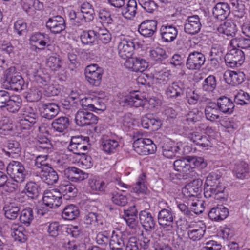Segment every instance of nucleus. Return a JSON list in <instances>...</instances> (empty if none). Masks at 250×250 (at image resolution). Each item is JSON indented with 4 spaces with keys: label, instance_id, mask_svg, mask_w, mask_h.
Segmentation results:
<instances>
[{
    "label": "nucleus",
    "instance_id": "obj_1",
    "mask_svg": "<svg viewBox=\"0 0 250 250\" xmlns=\"http://www.w3.org/2000/svg\"><path fill=\"white\" fill-rule=\"evenodd\" d=\"M204 196L206 198L214 197V198H224L220 194H222L225 187L220 183V176L218 174L211 172L207 176L204 185Z\"/></svg>",
    "mask_w": 250,
    "mask_h": 250
},
{
    "label": "nucleus",
    "instance_id": "obj_2",
    "mask_svg": "<svg viewBox=\"0 0 250 250\" xmlns=\"http://www.w3.org/2000/svg\"><path fill=\"white\" fill-rule=\"evenodd\" d=\"M4 78L3 86L6 89L15 91H21L23 89L24 81L15 67H10L6 70Z\"/></svg>",
    "mask_w": 250,
    "mask_h": 250
},
{
    "label": "nucleus",
    "instance_id": "obj_3",
    "mask_svg": "<svg viewBox=\"0 0 250 250\" xmlns=\"http://www.w3.org/2000/svg\"><path fill=\"white\" fill-rule=\"evenodd\" d=\"M21 105V100L19 96H11L7 91L0 90V109L15 113L19 111Z\"/></svg>",
    "mask_w": 250,
    "mask_h": 250
},
{
    "label": "nucleus",
    "instance_id": "obj_4",
    "mask_svg": "<svg viewBox=\"0 0 250 250\" xmlns=\"http://www.w3.org/2000/svg\"><path fill=\"white\" fill-rule=\"evenodd\" d=\"M28 72L33 81L40 87L47 86L50 82V75L46 72L45 69L41 68L40 64L37 62H33Z\"/></svg>",
    "mask_w": 250,
    "mask_h": 250
},
{
    "label": "nucleus",
    "instance_id": "obj_5",
    "mask_svg": "<svg viewBox=\"0 0 250 250\" xmlns=\"http://www.w3.org/2000/svg\"><path fill=\"white\" fill-rule=\"evenodd\" d=\"M8 174L15 181L23 182L28 174L24 165L20 162L13 161L6 167Z\"/></svg>",
    "mask_w": 250,
    "mask_h": 250
},
{
    "label": "nucleus",
    "instance_id": "obj_6",
    "mask_svg": "<svg viewBox=\"0 0 250 250\" xmlns=\"http://www.w3.org/2000/svg\"><path fill=\"white\" fill-rule=\"evenodd\" d=\"M134 150L139 155H146L154 153L156 146L153 141L148 138H138L133 144Z\"/></svg>",
    "mask_w": 250,
    "mask_h": 250
},
{
    "label": "nucleus",
    "instance_id": "obj_7",
    "mask_svg": "<svg viewBox=\"0 0 250 250\" xmlns=\"http://www.w3.org/2000/svg\"><path fill=\"white\" fill-rule=\"evenodd\" d=\"M103 70L96 64L86 66L84 74L89 83L94 86H99L101 83L103 75Z\"/></svg>",
    "mask_w": 250,
    "mask_h": 250
},
{
    "label": "nucleus",
    "instance_id": "obj_8",
    "mask_svg": "<svg viewBox=\"0 0 250 250\" xmlns=\"http://www.w3.org/2000/svg\"><path fill=\"white\" fill-rule=\"evenodd\" d=\"M245 59L244 52L238 48H233L229 51L224 57L226 65L230 68L241 65Z\"/></svg>",
    "mask_w": 250,
    "mask_h": 250
},
{
    "label": "nucleus",
    "instance_id": "obj_9",
    "mask_svg": "<svg viewBox=\"0 0 250 250\" xmlns=\"http://www.w3.org/2000/svg\"><path fill=\"white\" fill-rule=\"evenodd\" d=\"M174 213L171 208H164L158 214L159 225L166 231H170L173 228Z\"/></svg>",
    "mask_w": 250,
    "mask_h": 250
},
{
    "label": "nucleus",
    "instance_id": "obj_10",
    "mask_svg": "<svg viewBox=\"0 0 250 250\" xmlns=\"http://www.w3.org/2000/svg\"><path fill=\"white\" fill-rule=\"evenodd\" d=\"M205 60L203 54L200 52L194 51L189 54L187 60L186 66L189 70H199L204 64Z\"/></svg>",
    "mask_w": 250,
    "mask_h": 250
},
{
    "label": "nucleus",
    "instance_id": "obj_11",
    "mask_svg": "<svg viewBox=\"0 0 250 250\" xmlns=\"http://www.w3.org/2000/svg\"><path fill=\"white\" fill-rule=\"evenodd\" d=\"M60 195L56 190L45 191L42 198L43 202L50 208H56L62 204V196Z\"/></svg>",
    "mask_w": 250,
    "mask_h": 250
},
{
    "label": "nucleus",
    "instance_id": "obj_12",
    "mask_svg": "<svg viewBox=\"0 0 250 250\" xmlns=\"http://www.w3.org/2000/svg\"><path fill=\"white\" fill-rule=\"evenodd\" d=\"M202 24L198 15L188 16L184 24V31L190 35H195L200 31Z\"/></svg>",
    "mask_w": 250,
    "mask_h": 250
},
{
    "label": "nucleus",
    "instance_id": "obj_13",
    "mask_svg": "<svg viewBox=\"0 0 250 250\" xmlns=\"http://www.w3.org/2000/svg\"><path fill=\"white\" fill-rule=\"evenodd\" d=\"M46 28L52 33L58 34L63 31L66 27L64 19L61 16L50 18L46 23Z\"/></svg>",
    "mask_w": 250,
    "mask_h": 250
},
{
    "label": "nucleus",
    "instance_id": "obj_14",
    "mask_svg": "<svg viewBox=\"0 0 250 250\" xmlns=\"http://www.w3.org/2000/svg\"><path fill=\"white\" fill-rule=\"evenodd\" d=\"M124 65L126 68L136 72L144 71L148 65L145 60L140 58L126 59Z\"/></svg>",
    "mask_w": 250,
    "mask_h": 250
},
{
    "label": "nucleus",
    "instance_id": "obj_15",
    "mask_svg": "<svg viewBox=\"0 0 250 250\" xmlns=\"http://www.w3.org/2000/svg\"><path fill=\"white\" fill-rule=\"evenodd\" d=\"M134 44L131 42L126 39H121L118 46V54L119 56L123 59H129L133 53Z\"/></svg>",
    "mask_w": 250,
    "mask_h": 250
},
{
    "label": "nucleus",
    "instance_id": "obj_16",
    "mask_svg": "<svg viewBox=\"0 0 250 250\" xmlns=\"http://www.w3.org/2000/svg\"><path fill=\"white\" fill-rule=\"evenodd\" d=\"M224 53L222 48L218 45L213 46L209 52L208 60L212 68L216 69L218 67L222 62Z\"/></svg>",
    "mask_w": 250,
    "mask_h": 250
},
{
    "label": "nucleus",
    "instance_id": "obj_17",
    "mask_svg": "<svg viewBox=\"0 0 250 250\" xmlns=\"http://www.w3.org/2000/svg\"><path fill=\"white\" fill-rule=\"evenodd\" d=\"M77 186L70 181H64L58 187V192L64 197L67 196L66 199L77 196L78 189Z\"/></svg>",
    "mask_w": 250,
    "mask_h": 250
},
{
    "label": "nucleus",
    "instance_id": "obj_18",
    "mask_svg": "<svg viewBox=\"0 0 250 250\" xmlns=\"http://www.w3.org/2000/svg\"><path fill=\"white\" fill-rule=\"evenodd\" d=\"M49 41V36L47 34L35 32L31 35L29 43L32 46H35L36 49L42 50L44 49Z\"/></svg>",
    "mask_w": 250,
    "mask_h": 250
},
{
    "label": "nucleus",
    "instance_id": "obj_19",
    "mask_svg": "<svg viewBox=\"0 0 250 250\" xmlns=\"http://www.w3.org/2000/svg\"><path fill=\"white\" fill-rule=\"evenodd\" d=\"M37 176H39L43 182L48 185H53L58 180L59 176L57 172L51 167H45L37 172Z\"/></svg>",
    "mask_w": 250,
    "mask_h": 250
},
{
    "label": "nucleus",
    "instance_id": "obj_20",
    "mask_svg": "<svg viewBox=\"0 0 250 250\" xmlns=\"http://www.w3.org/2000/svg\"><path fill=\"white\" fill-rule=\"evenodd\" d=\"M224 78L228 84L235 86L244 81L245 75L241 71H228L224 73Z\"/></svg>",
    "mask_w": 250,
    "mask_h": 250
},
{
    "label": "nucleus",
    "instance_id": "obj_21",
    "mask_svg": "<svg viewBox=\"0 0 250 250\" xmlns=\"http://www.w3.org/2000/svg\"><path fill=\"white\" fill-rule=\"evenodd\" d=\"M157 21L155 20H146L139 26L138 31L145 37H151L157 30Z\"/></svg>",
    "mask_w": 250,
    "mask_h": 250
},
{
    "label": "nucleus",
    "instance_id": "obj_22",
    "mask_svg": "<svg viewBox=\"0 0 250 250\" xmlns=\"http://www.w3.org/2000/svg\"><path fill=\"white\" fill-rule=\"evenodd\" d=\"M146 102V100L142 99L138 94L135 93H131L122 100L123 106L135 107H144Z\"/></svg>",
    "mask_w": 250,
    "mask_h": 250
},
{
    "label": "nucleus",
    "instance_id": "obj_23",
    "mask_svg": "<svg viewBox=\"0 0 250 250\" xmlns=\"http://www.w3.org/2000/svg\"><path fill=\"white\" fill-rule=\"evenodd\" d=\"M140 223L146 231H152L155 229L156 223L151 214L141 211L139 214Z\"/></svg>",
    "mask_w": 250,
    "mask_h": 250
},
{
    "label": "nucleus",
    "instance_id": "obj_24",
    "mask_svg": "<svg viewBox=\"0 0 250 250\" xmlns=\"http://www.w3.org/2000/svg\"><path fill=\"white\" fill-rule=\"evenodd\" d=\"M41 115L42 117L47 119H52L58 114L60 109L54 103H42Z\"/></svg>",
    "mask_w": 250,
    "mask_h": 250
},
{
    "label": "nucleus",
    "instance_id": "obj_25",
    "mask_svg": "<svg viewBox=\"0 0 250 250\" xmlns=\"http://www.w3.org/2000/svg\"><path fill=\"white\" fill-rule=\"evenodd\" d=\"M228 209L220 205L212 208L208 213L209 218L216 221L224 220L229 215Z\"/></svg>",
    "mask_w": 250,
    "mask_h": 250
},
{
    "label": "nucleus",
    "instance_id": "obj_26",
    "mask_svg": "<svg viewBox=\"0 0 250 250\" xmlns=\"http://www.w3.org/2000/svg\"><path fill=\"white\" fill-rule=\"evenodd\" d=\"M229 4L225 2H219L213 8L212 14L214 17L221 21L226 19L230 13Z\"/></svg>",
    "mask_w": 250,
    "mask_h": 250
},
{
    "label": "nucleus",
    "instance_id": "obj_27",
    "mask_svg": "<svg viewBox=\"0 0 250 250\" xmlns=\"http://www.w3.org/2000/svg\"><path fill=\"white\" fill-rule=\"evenodd\" d=\"M189 156L183 157L174 161V169L184 174L188 175L193 171V167L190 165Z\"/></svg>",
    "mask_w": 250,
    "mask_h": 250
},
{
    "label": "nucleus",
    "instance_id": "obj_28",
    "mask_svg": "<svg viewBox=\"0 0 250 250\" xmlns=\"http://www.w3.org/2000/svg\"><path fill=\"white\" fill-rule=\"evenodd\" d=\"M163 41L166 42L173 41L178 35V30L173 25H163L160 29Z\"/></svg>",
    "mask_w": 250,
    "mask_h": 250
},
{
    "label": "nucleus",
    "instance_id": "obj_29",
    "mask_svg": "<svg viewBox=\"0 0 250 250\" xmlns=\"http://www.w3.org/2000/svg\"><path fill=\"white\" fill-rule=\"evenodd\" d=\"M184 90L185 85L184 83L179 81L173 82L167 87L166 90V94L169 98H176L183 94Z\"/></svg>",
    "mask_w": 250,
    "mask_h": 250
},
{
    "label": "nucleus",
    "instance_id": "obj_30",
    "mask_svg": "<svg viewBox=\"0 0 250 250\" xmlns=\"http://www.w3.org/2000/svg\"><path fill=\"white\" fill-rule=\"evenodd\" d=\"M216 104L219 110L225 114L232 113L235 106L231 100L226 96L219 97Z\"/></svg>",
    "mask_w": 250,
    "mask_h": 250
},
{
    "label": "nucleus",
    "instance_id": "obj_31",
    "mask_svg": "<svg viewBox=\"0 0 250 250\" xmlns=\"http://www.w3.org/2000/svg\"><path fill=\"white\" fill-rule=\"evenodd\" d=\"M98 118L93 113L89 112L87 109H79V126L89 125L97 123Z\"/></svg>",
    "mask_w": 250,
    "mask_h": 250
},
{
    "label": "nucleus",
    "instance_id": "obj_32",
    "mask_svg": "<svg viewBox=\"0 0 250 250\" xmlns=\"http://www.w3.org/2000/svg\"><path fill=\"white\" fill-rule=\"evenodd\" d=\"M170 77L169 71L166 70H160L158 67H155L153 79L155 80L156 83L164 85H166L169 82Z\"/></svg>",
    "mask_w": 250,
    "mask_h": 250
},
{
    "label": "nucleus",
    "instance_id": "obj_33",
    "mask_svg": "<svg viewBox=\"0 0 250 250\" xmlns=\"http://www.w3.org/2000/svg\"><path fill=\"white\" fill-rule=\"evenodd\" d=\"M94 10L88 2H84L81 6L79 19L82 21L89 22L93 19Z\"/></svg>",
    "mask_w": 250,
    "mask_h": 250
},
{
    "label": "nucleus",
    "instance_id": "obj_34",
    "mask_svg": "<svg viewBox=\"0 0 250 250\" xmlns=\"http://www.w3.org/2000/svg\"><path fill=\"white\" fill-rule=\"evenodd\" d=\"M12 231L11 235L15 241L23 243L27 240L24 228L18 224H12L11 227Z\"/></svg>",
    "mask_w": 250,
    "mask_h": 250
},
{
    "label": "nucleus",
    "instance_id": "obj_35",
    "mask_svg": "<svg viewBox=\"0 0 250 250\" xmlns=\"http://www.w3.org/2000/svg\"><path fill=\"white\" fill-rule=\"evenodd\" d=\"M218 109L215 103H209L205 109V114L206 119L212 122L219 119L220 116L218 114Z\"/></svg>",
    "mask_w": 250,
    "mask_h": 250
},
{
    "label": "nucleus",
    "instance_id": "obj_36",
    "mask_svg": "<svg viewBox=\"0 0 250 250\" xmlns=\"http://www.w3.org/2000/svg\"><path fill=\"white\" fill-rule=\"evenodd\" d=\"M249 169L247 163L244 161H240L235 164L233 173L237 178L242 179L247 176Z\"/></svg>",
    "mask_w": 250,
    "mask_h": 250
},
{
    "label": "nucleus",
    "instance_id": "obj_37",
    "mask_svg": "<svg viewBox=\"0 0 250 250\" xmlns=\"http://www.w3.org/2000/svg\"><path fill=\"white\" fill-rule=\"evenodd\" d=\"M124 246L125 243L122 234H118L114 231H113L109 242L110 249L112 250H123Z\"/></svg>",
    "mask_w": 250,
    "mask_h": 250
},
{
    "label": "nucleus",
    "instance_id": "obj_38",
    "mask_svg": "<svg viewBox=\"0 0 250 250\" xmlns=\"http://www.w3.org/2000/svg\"><path fill=\"white\" fill-rule=\"evenodd\" d=\"M162 149L163 156L167 158L171 159L175 157L176 153L178 152L179 147L169 141L162 145Z\"/></svg>",
    "mask_w": 250,
    "mask_h": 250
},
{
    "label": "nucleus",
    "instance_id": "obj_39",
    "mask_svg": "<svg viewBox=\"0 0 250 250\" xmlns=\"http://www.w3.org/2000/svg\"><path fill=\"white\" fill-rule=\"evenodd\" d=\"M217 30L221 34L233 37L236 32V25L232 22L226 21L220 25Z\"/></svg>",
    "mask_w": 250,
    "mask_h": 250
},
{
    "label": "nucleus",
    "instance_id": "obj_40",
    "mask_svg": "<svg viewBox=\"0 0 250 250\" xmlns=\"http://www.w3.org/2000/svg\"><path fill=\"white\" fill-rule=\"evenodd\" d=\"M53 128L59 132H63L69 125L68 117H61L53 121L51 124Z\"/></svg>",
    "mask_w": 250,
    "mask_h": 250
},
{
    "label": "nucleus",
    "instance_id": "obj_41",
    "mask_svg": "<svg viewBox=\"0 0 250 250\" xmlns=\"http://www.w3.org/2000/svg\"><path fill=\"white\" fill-rule=\"evenodd\" d=\"M137 3L135 0H129L126 5L122 9V15L127 19H131L133 18L137 10Z\"/></svg>",
    "mask_w": 250,
    "mask_h": 250
},
{
    "label": "nucleus",
    "instance_id": "obj_42",
    "mask_svg": "<svg viewBox=\"0 0 250 250\" xmlns=\"http://www.w3.org/2000/svg\"><path fill=\"white\" fill-rule=\"evenodd\" d=\"M62 216L66 220L75 219L78 216V207L73 204L65 207L62 212Z\"/></svg>",
    "mask_w": 250,
    "mask_h": 250
},
{
    "label": "nucleus",
    "instance_id": "obj_43",
    "mask_svg": "<svg viewBox=\"0 0 250 250\" xmlns=\"http://www.w3.org/2000/svg\"><path fill=\"white\" fill-rule=\"evenodd\" d=\"M8 151H5V154L12 158L19 155L21 151V147L18 142L15 140L9 141L7 144Z\"/></svg>",
    "mask_w": 250,
    "mask_h": 250
},
{
    "label": "nucleus",
    "instance_id": "obj_44",
    "mask_svg": "<svg viewBox=\"0 0 250 250\" xmlns=\"http://www.w3.org/2000/svg\"><path fill=\"white\" fill-rule=\"evenodd\" d=\"M25 189L27 196L32 199L37 198L39 195L40 188L35 182H28L25 186Z\"/></svg>",
    "mask_w": 250,
    "mask_h": 250
},
{
    "label": "nucleus",
    "instance_id": "obj_45",
    "mask_svg": "<svg viewBox=\"0 0 250 250\" xmlns=\"http://www.w3.org/2000/svg\"><path fill=\"white\" fill-rule=\"evenodd\" d=\"M119 146V143L115 140H105L102 143V149L107 154L114 153Z\"/></svg>",
    "mask_w": 250,
    "mask_h": 250
},
{
    "label": "nucleus",
    "instance_id": "obj_46",
    "mask_svg": "<svg viewBox=\"0 0 250 250\" xmlns=\"http://www.w3.org/2000/svg\"><path fill=\"white\" fill-rule=\"evenodd\" d=\"M206 228L197 227L193 229H190L188 231L189 238L193 241L200 240L204 236Z\"/></svg>",
    "mask_w": 250,
    "mask_h": 250
},
{
    "label": "nucleus",
    "instance_id": "obj_47",
    "mask_svg": "<svg viewBox=\"0 0 250 250\" xmlns=\"http://www.w3.org/2000/svg\"><path fill=\"white\" fill-rule=\"evenodd\" d=\"M34 219L32 209L30 208L23 209L20 214V222L26 226H29Z\"/></svg>",
    "mask_w": 250,
    "mask_h": 250
},
{
    "label": "nucleus",
    "instance_id": "obj_48",
    "mask_svg": "<svg viewBox=\"0 0 250 250\" xmlns=\"http://www.w3.org/2000/svg\"><path fill=\"white\" fill-rule=\"evenodd\" d=\"M47 231L50 237L55 238L61 233L62 226L58 222L54 221L46 225Z\"/></svg>",
    "mask_w": 250,
    "mask_h": 250
},
{
    "label": "nucleus",
    "instance_id": "obj_49",
    "mask_svg": "<svg viewBox=\"0 0 250 250\" xmlns=\"http://www.w3.org/2000/svg\"><path fill=\"white\" fill-rule=\"evenodd\" d=\"M97 36V32L93 30L83 31L80 35L82 42L84 44L91 45Z\"/></svg>",
    "mask_w": 250,
    "mask_h": 250
},
{
    "label": "nucleus",
    "instance_id": "obj_50",
    "mask_svg": "<svg viewBox=\"0 0 250 250\" xmlns=\"http://www.w3.org/2000/svg\"><path fill=\"white\" fill-rule=\"evenodd\" d=\"M149 56L152 59L156 61H162L167 57L166 50L159 47L151 50Z\"/></svg>",
    "mask_w": 250,
    "mask_h": 250
},
{
    "label": "nucleus",
    "instance_id": "obj_51",
    "mask_svg": "<svg viewBox=\"0 0 250 250\" xmlns=\"http://www.w3.org/2000/svg\"><path fill=\"white\" fill-rule=\"evenodd\" d=\"M231 4L233 9L234 16L238 18H242L245 13V6L242 1L239 0H232Z\"/></svg>",
    "mask_w": 250,
    "mask_h": 250
},
{
    "label": "nucleus",
    "instance_id": "obj_52",
    "mask_svg": "<svg viewBox=\"0 0 250 250\" xmlns=\"http://www.w3.org/2000/svg\"><path fill=\"white\" fill-rule=\"evenodd\" d=\"M216 87V78L213 75H209L206 78L202 83L203 90L208 92L213 91Z\"/></svg>",
    "mask_w": 250,
    "mask_h": 250
},
{
    "label": "nucleus",
    "instance_id": "obj_53",
    "mask_svg": "<svg viewBox=\"0 0 250 250\" xmlns=\"http://www.w3.org/2000/svg\"><path fill=\"white\" fill-rule=\"evenodd\" d=\"M5 217L10 220L16 219L19 214L20 208L13 204L4 208Z\"/></svg>",
    "mask_w": 250,
    "mask_h": 250
},
{
    "label": "nucleus",
    "instance_id": "obj_54",
    "mask_svg": "<svg viewBox=\"0 0 250 250\" xmlns=\"http://www.w3.org/2000/svg\"><path fill=\"white\" fill-rule=\"evenodd\" d=\"M14 32L19 36H22L27 32V24L23 20H19L14 24Z\"/></svg>",
    "mask_w": 250,
    "mask_h": 250
},
{
    "label": "nucleus",
    "instance_id": "obj_55",
    "mask_svg": "<svg viewBox=\"0 0 250 250\" xmlns=\"http://www.w3.org/2000/svg\"><path fill=\"white\" fill-rule=\"evenodd\" d=\"M64 174L70 182L76 183L78 181V168L77 167H69L64 170Z\"/></svg>",
    "mask_w": 250,
    "mask_h": 250
},
{
    "label": "nucleus",
    "instance_id": "obj_56",
    "mask_svg": "<svg viewBox=\"0 0 250 250\" xmlns=\"http://www.w3.org/2000/svg\"><path fill=\"white\" fill-rule=\"evenodd\" d=\"M42 96V92L37 87H32L27 93L26 98L30 102H37Z\"/></svg>",
    "mask_w": 250,
    "mask_h": 250
},
{
    "label": "nucleus",
    "instance_id": "obj_57",
    "mask_svg": "<svg viewBox=\"0 0 250 250\" xmlns=\"http://www.w3.org/2000/svg\"><path fill=\"white\" fill-rule=\"evenodd\" d=\"M139 4L147 12L152 13L157 8V4L152 0H138Z\"/></svg>",
    "mask_w": 250,
    "mask_h": 250
},
{
    "label": "nucleus",
    "instance_id": "obj_58",
    "mask_svg": "<svg viewBox=\"0 0 250 250\" xmlns=\"http://www.w3.org/2000/svg\"><path fill=\"white\" fill-rule=\"evenodd\" d=\"M234 102L237 104H247L250 102V96L247 92L241 90L235 95Z\"/></svg>",
    "mask_w": 250,
    "mask_h": 250
},
{
    "label": "nucleus",
    "instance_id": "obj_59",
    "mask_svg": "<svg viewBox=\"0 0 250 250\" xmlns=\"http://www.w3.org/2000/svg\"><path fill=\"white\" fill-rule=\"evenodd\" d=\"M61 60L59 56H50L47 61V65L53 71H57L61 67Z\"/></svg>",
    "mask_w": 250,
    "mask_h": 250
},
{
    "label": "nucleus",
    "instance_id": "obj_60",
    "mask_svg": "<svg viewBox=\"0 0 250 250\" xmlns=\"http://www.w3.org/2000/svg\"><path fill=\"white\" fill-rule=\"evenodd\" d=\"M47 158V155L38 156L35 160V166L40 169V170L45 169V167H50L49 164L46 162Z\"/></svg>",
    "mask_w": 250,
    "mask_h": 250
},
{
    "label": "nucleus",
    "instance_id": "obj_61",
    "mask_svg": "<svg viewBox=\"0 0 250 250\" xmlns=\"http://www.w3.org/2000/svg\"><path fill=\"white\" fill-rule=\"evenodd\" d=\"M190 165L193 167V169L195 167L200 168H204L207 166V163L202 157L189 156Z\"/></svg>",
    "mask_w": 250,
    "mask_h": 250
},
{
    "label": "nucleus",
    "instance_id": "obj_62",
    "mask_svg": "<svg viewBox=\"0 0 250 250\" xmlns=\"http://www.w3.org/2000/svg\"><path fill=\"white\" fill-rule=\"evenodd\" d=\"M18 183L14 179L11 178V179H8L7 178V181L4 183L2 188L3 189L7 192L12 193L16 190L18 188Z\"/></svg>",
    "mask_w": 250,
    "mask_h": 250
},
{
    "label": "nucleus",
    "instance_id": "obj_63",
    "mask_svg": "<svg viewBox=\"0 0 250 250\" xmlns=\"http://www.w3.org/2000/svg\"><path fill=\"white\" fill-rule=\"evenodd\" d=\"M99 17L101 19V22L103 25L109 26L113 22V20L111 17L110 13L107 11H100L99 13Z\"/></svg>",
    "mask_w": 250,
    "mask_h": 250
},
{
    "label": "nucleus",
    "instance_id": "obj_64",
    "mask_svg": "<svg viewBox=\"0 0 250 250\" xmlns=\"http://www.w3.org/2000/svg\"><path fill=\"white\" fill-rule=\"evenodd\" d=\"M112 202L119 206H125L128 203L127 197L118 193H113L112 197Z\"/></svg>",
    "mask_w": 250,
    "mask_h": 250
}]
</instances>
